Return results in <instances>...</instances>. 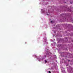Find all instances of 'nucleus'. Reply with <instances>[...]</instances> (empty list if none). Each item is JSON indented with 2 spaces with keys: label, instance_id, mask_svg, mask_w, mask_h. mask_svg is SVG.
I'll use <instances>...</instances> for the list:
<instances>
[{
  "label": "nucleus",
  "instance_id": "39448f33",
  "mask_svg": "<svg viewBox=\"0 0 73 73\" xmlns=\"http://www.w3.org/2000/svg\"><path fill=\"white\" fill-rule=\"evenodd\" d=\"M45 62L46 63V60H45Z\"/></svg>",
  "mask_w": 73,
  "mask_h": 73
},
{
  "label": "nucleus",
  "instance_id": "f257e3e1",
  "mask_svg": "<svg viewBox=\"0 0 73 73\" xmlns=\"http://www.w3.org/2000/svg\"><path fill=\"white\" fill-rule=\"evenodd\" d=\"M41 11H42V13H45V10H44V9H42Z\"/></svg>",
  "mask_w": 73,
  "mask_h": 73
},
{
  "label": "nucleus",
  "instance_id": "20e7f679",
  "mask_svg": "<svg viewBox=\"0 0 73 73\" xmlns=\"http://www.w3.org/2000/svg\"><path fill=\"white\" fill-rule=\"evenodd\" d=\"M46 57V56H45V55L44 56V57H45V58Z\"/></svg>",
  "mask_w": 73,
  "mask_h": 73
},
{
  "label": "nucleus",
  "instance_id": "f03ea898",
  "mask_svg": "<svg viewBox=\"0 0 73 73\" xmlns=\"http://www.w3.org/2000/svg\"><path fill=\"white\" fill-rule=\"evenodd\" d=\"M48 73H51V72L50 71H49L48 72Z\"/></svg>",
  "mask_w": 73,
  "mask_h": 73
},
{
  "label": "nucleus",
  "instance_id": "0eeeda50",
  "mask_svg": "<svg viewBox=\"0 0 73 73\" xmlns=\"http://www.w3.org/2000/svg\"><path fill=\"white\" fill-rule=\"evenodd\" d=\"M68 61H69V60H68Z\"/></svg>",
  "mask_w": 73,
  "mask_h": 73
},
{
  "label": "nucleus",
  "instance_id": "7ed1b4c3",
  "mask_svg": "<svg viewBox=\"0 0 73 73\" xmlns=\"http://www.w3.org/2000/svg\"><path fill=\"white\" fill-rule=\"evenodd\" d=\"M51 23H53V21H51Z\"/></svg>",
  "mask_w": 73,
  "mask_h": 73
},
{
  "label": "nucleus",
  "instance_id": "423d86ee",
  "mask_svg": "<svg viewBox=\"0 0 73 73\" xmlns=\"http://www.w3.org/2000/svg\"><path fill=\"white\" fill-rule=\"evenodd\" d=\"M46 62H47V61H46Z\"/></svg>",
  "mask_w": 73,
  "mask_h": 73
}]
</instances>
